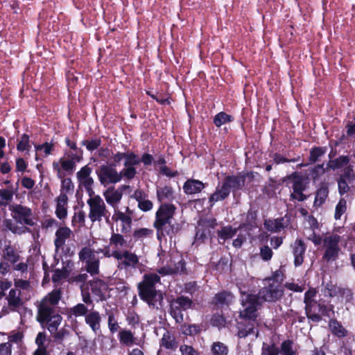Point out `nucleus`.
<instances>
[{
  "instance_id": "nucleus-24",
  "label": "nucleus",
  "mask_w": 355,
  "mask_h": 355,
  "mask_svg": "<svg viewBox=\"0 0 355 355\" xmlns=\"http://www.w3.org/2000/svg\"><path fill=\"white\" fill-rule=\"evenodd\" d=\"M85 321L95 334L100 331L101 317L98 311H92L89 312L85 315Z\"/></svg>"
},
{
  "instance_id": "nucleus-19",
  "label": "nucleus",
  "mask_w": 355,
  "mask_h": 355,
  "mask_svg": "<svg viewBox=\"0 0 355 355\" xmlns=\"http://www.w3.org/2000/svg\"><path fill=\"white\" fill-rule=\"evenodd\" d=\"M71 234L72 231L67 227H60L57 230L54 241L56 253H58L60 250H63L66 240L71 236Z\"/></svg>"
},
{
  "instance_id": "nucleus-9",
  "label": "nucleus",
  "mask_w": 355,
  "mask_h": 355,
  "mask_svg": "<svg viewBox=\"0 0 355 355\" xmlns=\"http://www.w3.org/2000/svg\"><path fill=\"white\" fill-rule=\"evenodd\" d=\"M78 257L80 261L85 263L86 271L88 273L91 275L99 273L100 260L94 250L89 247H84L78 252Z\"/></svg>"
},
{
  "instance_id": "nucleus-28",
  "label": "nucleus",
  "mask_w": 355,
  "mask_h": 355,
  "mask_svg": "<svg viewBox=\"0 0 355 355\" xmlns=\"http://www.w3.org/2000/svg\"><path fill=\"white\" fill-rule=\"evenodd\" d=\"M89 313L87 306L83 303H78L74 306L68 309L67 310V314L69 319H71L73 317L78 318L87 315Z\"/></svg>"
},
{
  "instance_id": "nucleus-18",
  "label": "nucleus",
  "mask_w": 355,
  "mask_h": 355,
  "mask_svg": "<svg viewBox=\"0 0 355 355\" xmlns=\"http://www.w3.org/2000/svg\"><path fill=\"white\" fill-rule=\"evenodd\" d=\"M91 289V292L95 296H97L100 300L103 301L106 299L105 293L107 290V284L102 279H94L87 283Z\"/></svg>"
},
{
  "instance_id": "nucleus-60",
  "label": "nucleus",
  "mask_w": 355,
  "mask_h": 355,
  "mask_svg": "<svg viewBox=\"0 0 355 355\" xmlns=\"http://www.w3.org/2000/svg\"><path fill=\"white\" fill-rule=\"evenodd\" d=\"M101 144V141L99 139H95L92 140H83L82 145L85 146L86 148L89 151H93L97 149Z\"/></svg>"
},
{
  "instance_id": "nucleus-57",
  "label": "nucleus",
  "mask_w": 355,
  "mask_h": 355,
  "mask_svg": "<svg viewBox=\"0 0 355 355\" xmlns=\"http://www.w3.org/2000/svg\"><path fill=\"white\" fill-rule=\"evenodd\" d=\"M231 117L230 115L221 112L214 116V123L217 127H220L221 125L230 121Z\"/></svg>"
},
{
  "instance_id": "nucleus-54",
  "label": "nucleus",
  "mask_w": 355,
  "mask_h": 355,
  "mask_svg": "<svg viewBox=\"0 0 355 355\" xmlns=\"http://www.w3.org/2000/svg\"><path fill=\"white\" fill-rule=\"evenodd\" d=\"M182 331L187 336H195L201 331V328L198 324L183 325Z\"/></svg>"
},
{
  "instance_id": "nucleus-37",
  "label": "nucleus",
  "mask_w": 355,
  "mask_h": 355,
  "mask_svg": "<svg viewBox=\"0 0 355 355\" xmlns=\"http://www.w3.org/2000/svg\"><path fill=\"white\" fill-rule=\"evenodd\" d=\"M62 317L58 313L49 318L44 323L47 329L51 333H55L62 322Z\"/></svg>"
},
{
  "instance_id": "nucleus-21",
  "label": "nucleus",
  "mask_w": 355,
  "mask_h": 355,
  "mask_svg": "<svg viewBox=\"0 0 355 355\" xmlns=\"http://www.w3.org/2000/svg\"><path fill=\"white\" fill-rule=\"evenodd\" d=\"M293 254L294 256V263L295 266H299L304 262L306 245L301 239H297L291 245Z\"/></svg>"
},
{
  "instance_id": "nucleus-51",
  "label": "nucleus",
  "mask_w": 355,
  "mask_h": 355,
  "mask_svg": "<svg viewBox=\"0 0 355 355\" xmlns=\"http://www.w3.org/2000/svg\"><path fill=\"white\" fill-rule=\"evenodd\" d=\"M182 310L175 306L173 304H170V314L174 318L177 323H182L184 322V315Z\"/></svg>"
},
{
  "instance_id": "nucleus-25",
  "label": "nucleus",
  "mask_w": 355,
  "mask_h": 355,
  "mask_svg": "<svg viewBox=\"0 0 355 355\" xmlns=\"http://www.w3.org/2000/svg\"><path fill=\"white\" fill-rule=\"evenodd\" d=\"M55 214L59 219H64L67 216L68 197L66 193H60L56 200Z\"/></svg>"
},
{
  "instance_id": "nucleus-7",
  "label": "nucleus",
  "mask_w": 355,
  "mask_h": 355,
  "mask_svg": "<svg viewBox=\"0 0 355 355\" xmlns=\"http://www.w3.org/2000/svg\"><path fill=\"white\" fill-rule=\"evenodd\" d=\"M305 313L308 319L318 322L322 320V315L331 317L334 313V306L327 305L322 299L309 302L305 305Z\"/></svg>"
},
{
  "instance_id": "nucleus-29",
  "label": "nucleus",
  "mask_w": 355,
  "mask_h": 355,
  "mask_svg": "<svg viewBox=\"0 0 355 355\" xmlns=\"http://www.w3.org/2000/svg\"><path fill=\"white\" fill-rule=\"evenodd\" d=\"M157 196L158 200L162 203H168L174 198L173 190L171 187L158 188L157 189Z\"/></svg>"
},
{
  "instance_id": "nucleus-15",
  "label": "nucleus",
  "mask_w": 355,
  "mask_h": 355,
  "mask_svg": "<svg viewBox=\"0 0 355 355\" xmlns=\"http://www.w3.org/2000/svg\"><path fill=\"white\" fill-rule=\"evenodd\" d=\"M217 225L215 218L199 220L198 223L196 240L204 242L205 239L211 236V230Z\"/></svg>"
},
{
  "instance_id": "nucleus-16",
  "label": "nucleus",
  "mask_w": 355,
  "mask_h": 355,
  "mask_svg": "<svg viewBox=\"0 0 355 355\" xmlns=\"http://www.w3.org/2000/svg\"><path fill=\"white\" fill-rule=\"evenodd\" d=\"M250 175L252 177V173H239L236 175H227L224 178L223 182L226 185L230 192L232 191L234 193L236 191L242 189L245 186L246 177H249Z\"/></svg>"
},
{
  "instance_id": "nucleus-61",
  "label": "nucleus",
  "mask_w": 355,
  "mask_h": 355,
  "mask_svg": "<svg viewBox=\"0 0 355 355\" xmlns=\"http://www.w3.org/2000/svg\"><path fill=\"white\" fill-rule=\"evenodd\" d=\"M73 189L74 186L71 178H64L62 180L60 193H64L67 194V193L73 192Z\"/></svg>"
},
{
  "instance_id": "nucleus-43",
  "label": "nucleus",
  "mask_w": 355,
  "mask_h": 355,
  "mask_svg": "<svg viewBox=\"0 0 355 355\" xmlns=\"http://www.w3.org/2000/svg\"><path fill=\"white\" fill-rule=\"evenodd\" d=\"M211 351L213 355H227L229 348L225 343L217 341L213 343Z\"/></svg>"
},
{
  "instance_id": "nucleus-62",
  "label": "nucleus",
  "mask_w": 355,
  "mask_h": 355,
  "mask_svg": "<svg viewBox=\"0 0 355 355\" xmlns=\"http://www.w3.org/2000/svg\"><path fill=\"white\" fill-rule=\"evenodd\" d=\"M338 193L340 196H343L350 191V187L349 186V182L347 180H345L344 179L338 178Z\"/></svg>"
},
{
  "instance_id": "nucleus-31",
  "label": "nucleus",
  "mask_w": 355,
  "mask_h": 355,
  "mask_svg": "<svg viewBox=\"0 0 355 355\" xmlns=\"http://www.w3.org/2000/svg\"><path fill=\"white\" fill-rule=\"evenodd\" d=\"M5 230H9L13 234H22L26 232H29L30 229L24 226H19L11 219H5L3 222Z\"/></svg>"
},
{
  "instance_id": "nucleus-1",
  "label": "nucleus",
  "mask_w": 355,
  "mask_h": 355,
  "mask_svg": "<svg viewBox=\"0 0 355 355\" xmlns=\"http://www.w3.org/2000/svg\"><path fill=\"white\" fill-rule=\"evenodd\" d=\"M284 295V288L278 282L272 281L263 287L257 295L243 293L241 304L243 311L241 313L248 317H254L257 308L262 302H275L280 300Z\"/></svg>"
},
{
  "instance_id": "nucleus-8",
  "label": "nucleus",
  "mask_w": 355,
  "mask_h": 355,
  "mask_svg": "<svg viewBox=\"0 0 355 355\" xmlns=\"http://www.w3.org/2000/svg\"><path fill=\"white\" fill-rule=\"evenodd\" d=\"M340 236L338 234L326 236L323 239L324 252L322 259L327 262H333L338 258L340 248L339 243Z\"/></svg>"
},
{
  "instance_id": "nucleus-36",
  "label": "nucleus",
  "mask_w": 355,
  "mask_h": 355,
  "mask_svg": "<svg viewBox=\"0 0 355 355\" xmlns=\"http://www.w3.org/2000/svg\"><path fill=\"white\" fill-rule=\"evenodd\" d=\"M329 194V189L326 184H322L321 187L317 190L314 206L320 207L326 200Z\"/></svg>"
},
{
  "instance_id": "nucleus-63",
  "label": "nucleus",
  "mask_w": 355,
  "mask_h": 355,
  "mask_svg": "<svg viewBox=\"0 0 355 355\" xmlns=\"http://www.w3.org/2000/svg\"><path fill=\"white\" fill-rule=\"evenodd\" d=\"M60 162L61 164V167L63 170L70 173H73L76 166V164L74 163V162L69 159L61 158Z\"/></svg>"
},
{
  "instance_id": "nucleus-3",
  "label": "nucleus",
  "mask_w": 355,
  "mask_h": 355,
  "mask_svg": "<svg viewBox=\"0 0 355 355\" xmlns=\"http://www.w3.org/2000/svg\"><path fill=\"white\" fill-rule=\"evenodd\" d=\"M176 207L173 204L162 203L155 213L153 227L157 230V237L161 240L166 236L174 234V226L171 220L175 213Z\"/></svg>"
},
{
  "instance_id": "nucleus-26",
  "label": "nucleus",
  "mask_w": 355,
  "mask_h": 355,
  "mask_svg": "<svg viewBox=\"0 0 355 355\" xmlns=\"http://www.w3.org/2000/svg\"><path fill=\"white\" fill-rule=\"evenodd\" d=\"M288 220L284 218H279L275 220H267L264 223L267 230L274 232H279L288 225Z\"/></svg>"
},
{
  "instance_id": "nucleus-44",
  "label": "nucleus",
  "mask_w": 355,
  "mask_h": 355,
  "mask_svg": "<svg viewBox=\"0 0 355 355\" xmlns=\"http://www.w3.org/2000/svg\"><path fill=\"white\" fill-rule=\"evenodd\" d=\"M123 234L121 232L112 233L110 238V245H114L116 248L126 245L127 241Z\"/></svg>"
},
{
  "instance_id": "nucleus-64",
  "label": "nucleus",
  "mask_w": 355,
  "mask_h": 355,
  "mask_svg": "<svg viewBox=\"0 0 355 355\" xmlns=\"http://www.w3.org/2000/svg\"><path fill=\"white\" fill-rule=\"evenodd\" d=\"M182 355H200V352L195 349L192 346L182 345L180 347Z\"/></svg>"
},
{
  "instance_id": "nucleus-53",
  "label": "nucleus",
  "mask_w": 355,
  "mask_h": 355,
  "mask_svg": "<svg viewBox=\"0 0 355 355\" xmlns=\"http://www.w3.org/2000/svg\"><path fill=\"white\" fill-rule=\"evenodd\" d=\"M337 296L345 300V302H349L353 300L354 294L352 290L348 288L339 287L337 289Z\"/></svg>"
},
{
  "instance_id": "nucleus-46",
  "label": "nucleus",
  "mask_w": 355,
  "mask_h": 355,
  "mask_svg": "<svg viewBox=\"0 0 355 355\" xmlns=\"http://www.w3.org/2000/svg\"><path fill=\"white\" fill-rule=\"evenodd\" d=\"M279 348L274 343L267 344L263 343L261 347V355H279Z\"/></svg>"
},
{
  "instance_id": "nucleus-38",
  "label": "nucleus",
  "mask_w": 355,
  "mask_h": 355,
  "mask_svg": "<svg viewBox=\"0 0 355 355\" xmlns=\"http://www.w3.org/2000/svg\"><path fill=\"white\" fill-rule=\"evenodd\" d=\"M175 306L182 309V311H187V309H192L194 304L191 299L188 297L181 295L175 299L172 302Z\"/></svg>"
},
{
  "instance_id": "nucleus-58",
  "label": "nucleus",
  "mask_w": 355,
  "mask_h": 355,
  "mask_svg": "<svg viewBox=\"0 0 355 355\" xmlns=\"http://www.w3.org/2000/svg\"><path fill=\"white\" fill-rule=\"evenodd\" d=\"M325 172L326 168L324 167V164H318L311 169L310 175L313 180H315L324 175Z\"/></svg>"
},
{
  "instance_id": "nucleus-33",
  "label": "nucleus",
  "mask_w": 355,
  "mask_h": 355,
  "mask_svg": "<svg viewBox=\"0 0 355 355\" xmlns=\"http://www.w3.org/2000/svg\"><path fill=\"white\" fill-rule=\"evenodd\" d=\"M279 354L281 355H296L297 349L292 340H284L280 345Z\"/></svg>"
},
{
  "instance_id": "nucleus-32",
  "label": "nucleus",
  "mask_w": 355,
  "mask_h": 355,
  "mask_svg": "<svg viewBox=\"0 0 355 355\" xmlns=\"http://www.w3.org/2000/svg\"><path fill=\"white\" fill-rule=\"evenodd\" d=\"M234 295L227 291H222L214 297V302L218 306H229L234 300Z\"/></svg>"
},
{
  "instance_id": "nucleus-39",
  "label": "nucleus",
  "mask_w": 355,
  "mask_h": 355,
  "mask_svg": "<svg viewBox=\"0 0 355 355\" xmlns=\"http://www.w3.org/2000/svg\"><path fill=\"white\" fill-rule=\"evenodd\" d=\"M329 327L331 333L339 338L345 337L347 335V330L335 319L330 320Z\"/></svg>"
},
{
  "instance_id": "nucleus-47",
  "label": "nucleus",
  "mask_w": 355,
  "mask_h": 355,
  "mask_svg": "<svg viewBox=\"0 0 355 355\" xmlns=\"http://www.w3.org/2000/svg\"><path fill=\"white\" fill-rule=\"evenodd\" d=\"M70 275V271L67 266H64L62 269H55L52 275V281L53 282H59L62 279L67 278Z\"/></svg>"
},
{
  "instance_id": "nucleus-41",
  "label": "nucleus",
  "mask_w": 355,
  "mask_h": 355,
  "mask_svg": "<svg viewBox=\"0 0 355 355\" xmlns=\"http://www.w3.org/2000/svg\"><path fill=\"white\" fill-rule=\"evenodd\" d=\"M15 191L12 187L0 189V207H6L12 202Z\"/></svg>"
},
{
  "instance_id": "nucleus-45",
  "label": "nucleus",
  "mask_w": 355,
  "mask_h": 355,
  "mask_svg": "<svg viewBox=\"0 0 355 355\" xmlns=\"http://www.w3.org/2000/svg\"><path fill=\"white\" fill-rule=\"evenodd\" d=\"M340 179H344L345 180H347L349 183H352L355 181V172L354 170V166L352 165H349L345 166L343 169L342 174L340 175Z\"/></svg>"
},
{
  "instance_id": "nucleus-30",
  "label": "nucleus",
  "mask_w": 355,
  "mask_h": 355,
  "mask_svg": "<svg viewBox=\"0 0 355 355\" xmlns=\"http://www.w3.org/2000/svg\"><path fill=\"white\" fill-rule=\"evenodd\" d=\"M289 179L293 180L292 188L293 191H304L307 187V182L304 177L297 175L296 173H294L289 176Z\"/></svg>"
},
{
  "instance_id": "nucleus-48",
  "label": "nucleus",
  "mask_w": 355,
  "mask_h": 355,
  "mask_svg": "<svg viewBox=\"0 0 355 355\" xmlns=\"http://www.w3.org/2000/svg\"><path fill=\"white\" fill-rule=\"evenodd\" d=\"M161 345L170 349H175L178 347L174 338L168 332L164 334L161 340Z\"/></svg>"
},
{
  "instance_id": "nucleus-50",
  "label": "nucleus",
  "mask_w": 355,
  "mask_h": 355,
  "mask_svg": "<svg viewBox=\"0 0 355 355\" xmlns=\"http://www.w3.org/2000/svg\"><path fill=\"white\" fill-rule=\"evenodd\" d=\"M153 234V230L148 228H140L135 230L133 232V237L137 240H142L145 238H150Z\"/></svg>"
},
{
  "instance_id": "nucleus-10",
  "label": "nucleus",
  "mask_w": 355,
  "mask_h": 355,
  "mask_svg": "<svg viewBox=\"0 0 355 355\" xmlns=\"http://www.w3.org/2000/svg\"><path fill=\"white\" fill-rule=\"evenodd\" d=\"M100 182L107 186L110 184H116L121 181V176L113 165L109 164H103L96 171Z\"/></svg>"
},
{
  "instance_id": "nucleus-49",
  "label": "nucleus",
  "mask_w": 355,
  "mask_h": 355,
  "mask_svg": "<svg viewBox=\"0 0 355 355\" xmlns=\"http://www.w3.org/2000/svg\"><path fill=\"white\" fill-rule=\"evenodd\" d=\"M119 340L121 343L130 346L134 343L135 338L130 331L122 330L119 332Z\"/></svg>"
},
{
  "instance_id": "nucleus-35",
  "label": "nucleus",
  "mask_w": 355,
  "mask_h": 355,
  "mask_svg": "<svg viewBox=\"0 0 355 355\" xmlns=\"http://www.w3.org/2000/svg\"><path fill=\"white\" fill-rule=\"evenodd\" d=\"M257 212L252 209L248 210L246 216V220L244 223L240 224L239 229H245L251 230L256 226Z\"/></svg>"
},
{
  "instance_id": "nucleus-34",
  "label": "nucleus",
  "mask_w": 355,
  "mask_h": 355,
  "mask_svg": "<svg viewBox=\"0 0 355 355\" xmlns=\"http://www.w3.org/2000/svg\"><path fill=\"white\" fill-rule=\"evenodd\" d=\"M349 157L347 155H341L335 159L329 161L327 164V169L331 168L333 170L345 168L349 165Z\"/></svg>"
},
{
  "instance_id": "nucleus-27",
  "label": "nucleus",
  "mask_w": 355,
  "mask_h": 355,
  "mask_svg": "<svg viewBox=\"0 0 355 355\" xmlns=\"http://www.w3.org/2000/svg\"><path fill=\"white\" fill-rule=\"evenodd\" d=\"M2 259L15 265L20 259L19 252L11 245H6L3 250Z\"/></svg>"
},
{
  "instance_id": "nucleus-56",
  "label": "nucleus",
  "mask_w": 355,
  "mask_h": 355,
  "mask_svg": "<svg viewBox=\"0 0 355 355\" xmlns=\"http://www.w3.org/2000/svg\"><path fill=\"white\" fill-rule=\"evenodd\" d=\"M347 210V201L345 198H340L339 202H338L336 210H335V215L334 218L336 220H338L340 218L342 215Z\"/></svg>"
},
{
  "instance_id": "nucleus-14",
  "label": "nucleus",
  "mask_w": 355,
  "mask_h": 355,
  "mask_svg": "<svg viewBox=\"0 0 355 355\" xmlns=\"http://www.w3.org/2000/svg\"><path fill=\"white\" fill-rule=\"evenodd\" d=\"M10 210L12 212V216L17 222L21 224L33 225L34 223L31 218L32 210L21 205H15L10 206Z\"/></svg>"
},
{
  "instance_id": "nucleus-59",
  "label": "nucleus",
  "mask_w": 355,
  "mask_h": 355,
  "mask_svg": "<svg viewBox=\"0 0 355 355\" xmlns=\"http://www.w3.org/2000/svg\"><path fill=\"white\" fill-rule=\"evenodd\" d=\"M140 163V159L137 157L136 154L134 153H125L124 166H135Z\"/></svg>"
},
{
  "instance_id": "nucleus-4",
  "label": "nucleus",
  "mask_w": 355,
  "mask_h": 355,
  "mask_svg": "<svg viewBox=\"0 0 355 355\" xmlns=\"http://www.w3.org/2000/svg\"><path fill=\"white\" fill-rule=\"evenodd\" d=\"M61 299V291L55 289L46 295L37 305V320L42 324L49 318L57 314V305Z\"/></svg>"
},
{
  "instance_id": "nucleus-40",
  "label": "nucleus",
  "mask_w": 355,
  "mask_h": 355,
  "mask_svg": "<svg viewBox=\"0 0 355 355\" xmlns=\"http://www.w3.org/2000/svg\"><path fill=\"white\" fill-rule=\"evenodd\" d=\"M327 152L326 147H314L311 149L309 157V164H313L320 160L321 157L324 155ZM308 164H304L307 166Z\"/></svg>"
},
{
  "instance_id": "nucleus-42",
  "label": "nucleus",
  "mask_w": 355,
  "mask_h": 355,
  "mask_svg": "<svg viewBox=\"0 0 355 355\" xmlns=\"http://www.w3.org/2000/svg\"><path fill=\"white\" fill-rule=\"evenodd\" d=\"M238 228H233L230 225L224 226L218 231L217 234L219 239L223 241L232 239L238 232Z\"/></svg>"
},
{
  "instance_id": "nucleus-55",
  "label": "nucleus",
  "mask_w": 355,
  "mask_h": 355,
  "mask_svg": "<svg viewBox=\"0 0 355 355\" xmlns=\"http://www.w3.org/2000/svg\"><path fill=\"white\" fill-rule=\"evenodd\" d=\"M274 162L277 164L285 163V162H297L300 159V157L293 158H287L279 153H274L272 156Z\"/></svg>"
},
{
  "instance_id": "nucleus-17",
  "label": "nucleus",
  "mask_w": 355,
  "mask_h": 355,
  "mask_svg": "<svg viewBox=\"0 0 355 355\" xmlns=\"http://www.w3.org/2000/svg\"><path fill=\"white\" fill-rule=\"evenodd\" d=\"M91 173L92 168L88 165H86L81 168V169L76 174L78 180L88 192L89 196L94 194V192L92 189L94 180L90 176Z\"/></svg>"
},
{
  "instance_id": "nucleus-20",
  "label": "nucleus",
  "mask_w": 355,
  "mask_h": 355,
  "mask_svg": "<svg viewBox=\"0 0 355 355\" xmlns=\"http://www.w3.org/2000/svg\"><path fill=\"white\" fill-rule=\"evenodd\" d=\"M21 293L19 289H11L6 297L8 301V308L12 311H18L23 305L21 298Z\"/></svg>"
},
{
  "instance_id": "nucleus-11",
  "label": "nucleus",
  "mask_w": 355,
  "mask_h": 355,
  "mask_svg": "<svg viewBox=\"0 0 355 355\" xmlns=\"http://www.w3.org/2000/svg\"><path fill=\"white\" fill-rule=\"evenodd\" d=\"M243 311V307L239 311V316L242 319L241 321L237 323V336L240 338H244L249 335L255 334V320L257 318V311L255 312L254 317H248L241 313Z\"/></svg>"
},
{
  "instance_id": "nucleus-6",
  "label": "nucleus",
  "mask_w": 355,
  "mask_h": 355,
  "mask_svg": "<svg viewBox=\"0 0 355 355\" xmlns=\"http://www.w3.org/2000/svg\"><path fill=\"white\" fill-rule=\"evenodd\" d=\"M113 257L117 261L118 270L124 271L126 274L131 273L139 266V257L130 250H114Z\"/></svg>"
},
{
  "instance_id": "nucleus-5",
  "label": "nucleus",
  "mask_w": 355,
  "mask_h": 355,
  "mask_svg": "<svg viewBox=\"0 0 355 355\" xmlns=\"http://www.w3.org/2000/svg\"><path fill=\"white\" fill-rule=\"evenodd\" d=\"M89 208L88 217L92 223L101 222L104 218L107 223H110V213L103 198L98 195H91L87 200Z\"/></svg>"
},
{
  "instance_id": "nucleus-2",
  "label": "nucleus",
  "mask_w": 355,
  "mask_h": 355,
  "mask_svg": "<svg viewBox=\"0 0 355 355\" xmlns=\"http://www.w3.org/2000/svg\"><path fill=\"white\" fill-rule=\"evenodd\" d=\"M159 281L160 277L157 274L148 273L145 274L143 281L138 284L139 297L151 309H158L164 300L162 292L155 288V284Z\"/></svg>"
},
{
  "instance_id": "nucleus-23",
  "label": "nucleus",
  "mask_w": 355,
  "mask_h": 355,
  "mask_svg": "<svg viewBox=\"0 0 355 355\" xmlns=\"http://www.w3.org/2000/svg\"><path fill=\"white\" fill-rule=\"evenodd\" d=\"M230 192L223 182L219 183L215 191L210 196L209 202L213 205L216 202L223 200L230 196Z\"/></svg>"
},
{
  "instance_id": "nucleus-13",
  "label": "nucleus",
  "mask_w": 355,
  "mask_h": 355,
  "mask_svg": "<svg viewBox=\"0 0 355 355\" xmlns=\"http://www.w3.org/2000/svg\"><path fill=\"white\" fill-rule=\"evenodd\" d=\"M130 188L129 185H121L117 189L109 187L103 192V196L106 202L113 208L114 212L119 210V204L123 197V192Z\"/></svg>"
},
{
  "instance_id": "nucleus-12",
  "label": "nucleus",
  "mask_w": 355,
  "mask_h": 355,
  "mask_svg": "<svg viewBox=\"0 0 355 355\" xmlns=\"http://www.w3.org/2000/svg\"><path fill=\"white\" fill-rule=\"evenodd\" d=\"M134 211L129 207H126L125 211L120 209L114 212L112 220L114 222H121L120 232L121 234H128L132 230V216Z\"/></svg>"
},
{
  "instance_id": "nucleus-22",
  "label": "nucleus",
  "mask_w": 355,
  "mask_h": 355,
  "mask_svg": "<svg viewBox=\"0 0 355 355\" xmlns=\"http://www.w3.org/2000/svg\"><path fill=\"white\" fill-rule=\"evenodd\" d=\"M205 187L202 181L191 178L184 183L182 189L187 195H194L199 193Z\"/></svg>"
},
{
  "instance_id": "nucleus-52",
  "label": "nucleus",
  "mask_w": 355,
  "mask_h": 355,
  "mask_svg": "<svg viewBox=\"0 0 355 355\" xmlns=\"http://www.w3.org/2000/svg\"><path fill=\"white\" fill-rule=\"evenodd\" d=\"M137 174L136 168L134 166H124V168L119 172L121 180L125 178L128 180L133 179Z\"/></svg>"
}]
</instances>
